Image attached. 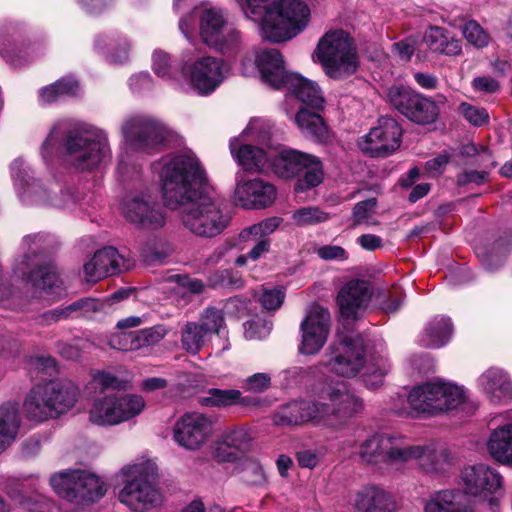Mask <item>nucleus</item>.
<instances>
[{"instance_id": "1", "label": "nucleus", "mask_w": 512, "mask_h": 512, "mask_svg": "<svg viewBox=\"0 0 512 512\" xmlns=\"http://www.w3.org/2000/svg\"><path fill=\"white\" fill-rule=\"evenodd\" d=\"M164 204L170 209L187 205L181 215L184 227L196 236L212 238L229 224L210 184L205 166L192 150L169 154L156 163Z\"/></svg>"}, {"instance_id": "2", "label": "nucleus", "mask_w": 512, "mask_h": 512, "mask_svg": "<svg viewBox=\"0 0 512 512\" xmlns=\"http://www.w3.org/2000/svg\"><path fill=\"white\" fill-rule=\"evenodd\" d=\"M63 129L62 146L65 159L71 166L86 171L110 160L111 148L107 133L86 122H76L69 126L64 122L56 123L41 146V153L45 160L54 151Z\"/></svg>"}, {"instance_id": "3", "label": "nucleus", "mask_w": 512, "mask_h": 512, "mask_svg": "<svg viewBox=\"0 0 512 512\" xmlns=\"http://www.w3.org/2000/svg\"><path fill=\"white\" fill-rule=\"evenodd\" d=\"M245 17L258 24L261 37L284 42L301 33L311 11L302 0H236Z\"/></svg>"}, {"instance_id": "4", "label": "nucleus", "mask_w": 512, "mask_h": 512, "mask_svg": "<svg viewBox=\"0 0 512 512\" xmlns=\"http://www.w3.org/2000/svg\"><path fill=\"white\" fill-rule=\"evenodd\" d=\"M122 488L118 500L132 512H148L161 506L163 495L158 486V468L151 460H136L117 473Z\"/></svg>"}, {"instance_id": "5", "label": "nucleus", "mask_w": 512, "mask_h": 512, "mask_svg": "<svg viewBox=\"0 0 512 512\" xmlns=\"http://www.w3.org/2000/svg\"><path fill=\"white\" fill-rule=\"evenodd\" d=\"M50 243L45 234L25 236L21 244L24 255L15 265V272L36 289L57 294L64 286L48 254Z\"/></svg>"}, {"instance_id": "6", "label": "nucleus", "mask_w": 512, "mask_h": 512, "mask_svg": "<svg viewBox=\"0 0 512 512\" xmlns=\"http://www.w3.org/2000/svg\"><path fill=\"white\" fill-rule=\"evenodd\" d=\"M79 388L71 381L51 380L33 386L23 403V413L30 421L44 422L58 418L75 406Z\"/></svg>"}, {"instance_id": "7", "label": "nucleus", "mask_w": 512, "mask_h": 512, "mask_svg": "<svg viewBox=\"0 0 512 512\" xmlns=\"http://www.w3.org/2000/svg\"><path fill=\"white\" fill-rule=\"evenodd\" d=\"M466 400L463 387L454 383L435 381L415 386L407 396L409 409L406 407L393 408L398 415L434 416L457 409Z\"/></svg>"}, {"instance_id": "8", "label": "nucleus", "mask_w": 512, "mask_h": 512, "mask_svg": "<svg viewBox=\"0 0 512 512\" xmlns=\"http://www.w3.org/2000/svg\"><path fill=\"white\" fill-rule=\"evenodd\" d=\"M11 173L19 198L25 205L67 210L82 206L83 193H79L73 188L61 189L59 192L47 190L32 175L31 169L22 158H17L12 162Z\"/></svg>"}, {"instance_id": "9", "label": "nucleus", "mask_w": 512, "mask_h": 512, "mask_svg": "<svg viewBox=\"0 0 512 512\" xmlns=\"http://www.w3.org/2000/svg\"><path fill=\"white\" fill-rule=\"evenodd\" d=\"M458 483L464 494L485 503L491 512L499 511L506 490L498 470L484 463L467 465L461 470Z\"/></svg>"}, {"instance_id": "10", "label": "nucleus", "mask_w": 512, "mask_h": 512, "mask_svg": "<svg viewBox=\"0 0 512 512\" xmlns=\"http://www.w3.org/2000/svg\"><path fill=\"white\" fill-rule=\"evenodd\" d=\"M316 56L325 73L340 79L357 69V56L353 39L342 29L330 30L319 40Z\"/></svg>"}, {"instance_id": "11", "label": "nucleus", "mask_w": 512, "mask_h": 512, "mask_svg": "<svg viewBox=\"0 0 512 512\" xmlns=\"http://www.w3.org/2000/svg\"><path fill=\"white\" fill-rule=\"evenodd\" d=\"M273 172L285 179L298 177L295 183L297 192L317 187L324 179L323 165L317 156L291 148H284L277 154Z\"/></svg>"}, {"instance_id": "12", "label": "nucleus", "mask_w": 512, "mask_h": 512, "mask_svg": "<svg viewBox=\"0 0 512 512\" xmlns=\"http://www.w3.org/2000/svg\"><path fill=\"white\" fill-rule=\"evenodd\" d=\"M120 130L130 149L146 153L160 150L173 138L172 131L164 123L147 115L127 117Z\"/></svg>"}, {"instance_id": "13", "label": "nucleus", "mask_w": 512, "mask_h": 512, "mask_svg": "<svg viewBox=\"0 0 512 512\" xmlns=\"http://www.w3.org/2000/svg\"><path fill=\"white\" fill-rule=\"evenodd\" d=\"M413 450L408 441L398 435L376 433L359 446V457L368 465L400 468L407 464Z\"/></svg>"}, {"instance_id": "14", "label": "nucleus", "mask_w": 512, "mask_h": 512, "mask_svg": "<svg viewBox=\"0 0 512 512\" xmlns=\"http://www.w3.org/2000/svg\"><path fill=\"white\" fill-rule=\"evenodd\" d=\"M324 402H320L322 425L339 427L364 410L363 400L342 381L325 387L322 392Z\"/></svg>"}, {"instance_id": "15", "label": "nucleus", "mask_w": 512, "mask_h": 512, "mask_svg": "<svg viewBox=\"0 0 512 512\" xmlns=\"http://www.w3.org/2000/svg\"><path fill=\"white\" fill-rule=\"evenodd\" d=\"M385 98L392 107L416 124H432L439 117L440 109L437 103L408 86L391 85L385 91Z\"/></svg>"}, {"instance_id": "16", "label": "nucleus", "mask_w": 512, "mask_h": 512, "mask_svg": "<svg viewBox=\"0 0 512 512\" xmlns=\"http://www.w3.org/2000/svg\"><path fill=\"white\" fill-rule=\"evenodd\" d=\"M145 400L137 394H110L93 401L89 420L99 426H113L129 421L142 413Z\"/></svg>"}, {"instance_id": "17", "label": "nucleus", "mask_w": 512, "mask_h": 512, "mask_svg": "<svg viewBox=\"0 0 512 512\" xmlns=\"http://www.w3.org/2000/svg\"><path fill=\"white\" fill-rule=\"evenodd\" d=\"M321 363L327 371L342 377H354L365 366V349L361 337H345L327 349Z\"/></svg>"}, {"instance_id": "18", "label": "nucleus", "mask_w": 512, "mask_h": 512, "mask_svg": "<svg viewBox=\"0 0 512 512\" xmlns=\"http://www.w3.org/2000/svg\"><path fill=\"white\" fill-rule=\"evenodd\" d=\"M123 217L131 224L146 230L164 227L166 215L157 200L149 191H136L128 194L122 204Z\"/></svg>"}, {"instance_id": "19", "label": "nucleus", "mask_w": 512, "mask_h": 512, "mask_svg": "<svg viewBox=\"0 0 512 512\" xmlns=\"http://www.w3.org/2000/svg\"><path fill=\"white\" fill-rule=\"evenodd\" d=\"M181 73L198 94L209 95L228 76L229 67L220 58L202 56L193 61H186L181 67Z\"/></svg>"}, {"instance_id": "20", "label": "nucleus", "mask_w": 512, "mask_h": 512, "mask_svg": "<svg viewBox=\"0 0 512 512\" xmlns=\"http://www.w3.org/2000/svg\"><path fill=\"white\" fill-rule=\"evenodd\" d=\"M200 36L209 47L228 53L238 48L240 32L225 18L221 9L210 8L200 15Z\"/></svg>"}, {"instance_id": "21", "label": "nucleus", "mask_w": 512, "mask_h": 512, "mask_svg": "<svg viewBox=\"0 0 512 512\" xmlns=\"http://www.w3.org/2000/svg\"><path fill=\"white\" fill-rule=\"evenodd\" d=\"M214 432V422L211 417L189 412L181 416L173 427V439L181 447L196 451L203 447Z\"/></svg>"}, {"instance_id": "22", "label": "nucleus", "mask_w": 512, "mask_h": 512, "mask_svg": "<svg viewBox=\"0 0 512 512\" xmlns=\"http://www.w3.org/2000/svg\"><path fill=\"white\" fill-rule=\"evenodd\" d=\"M402 129L397 121L391 117H382L378 126L363 136L359 148L372 157H385L399 148Z\"/></svg>"}, {"instance_id": "23", "label": "nucleus", "mask_w": 512, "mask_h": 512, "mask_svg": "<svg viewBox=\"0 0 512 512\" xmlns=\"http://www.w3.org/2000/svg\"><path fill=\"white\" fill-rule=\"evenodd\" d=\"M276 188L259 178L247 179L242 171L236 173L233 198L244 209H262L271 206L276 199Z\"/></svg>"}, {"instance_id": "24", "label": "nucleus", "mask_w": 512, "mask_h": 512, "mask_svg": "<svg viewBox=\"0 0 512 512\" xmlns=\"http://www.w3.org/2000/svg\"><path fill=\"white\" fill-rule=\"evenodd\" d=\"M331 326L328 310L312 307L300 325L301 343L299 352L304 355L317 354L325 345Z\"/></svg>"}, {"instance_id": "25", "label": "nucleus", "mask_w": 512, "mask_h": 512, "mask_svg": "<svg viewBox=\"0 0 512 512\" xmlns=\"http://www.w3.org/2000/svg\"><path fill=\"white\" fill-rule=\"evenodd\" d=\"M0 55L11 65L18 67L33 58V48L23 38L17 23L0 24Z\"/></svg>"}, {"instance_id": "26", "label": "nucleus", "mask_w": 512, "mask_h": 512, "mask_svg": "<svg viewBox=\"0 0 512 512\" xmlns=\"http://www.w3.org/2000/svg\"><path fill=\"white\" fill-rule=\"evenodd\" d=\"M370 283L362 279L349 280L339 291L337 301L343 318L356 320L367 308L372 296Z\"/></svg>"}, {"instance_id": "27", "label": "nucleus", "mask_w": 512, "mask_h": 512, "mask_svg": "<svg viewBox=\"0 0 512 512\" xmlns=\"http://www.w3.org/2000/svg\"><path fill=\"white\" fill-rule=\"evenodd\" d=\"M321 416L320 402L299 400L280 407L273 415V422L278 426H297L310 421L322 425Z\"/></svg>"}, {"instance_id": "28", "label": "nucleus", "mask_w": 512, "mask_h": 512, "mask_svg": "<svg viewBox=\"0 0 512 512\" xmlns=\"http://www.w3.org/2000/svg\"><path fill=\"white\" fill-rule=\"evenodd\" d=\"M253 436L245 427H235L223 432L215 444L214 455L219 462H233L251 450Z\"/></svg>"}, {"instance_id": "29", "label": "nucleus", "mask_w": 512, "mask_h": 512, "mask_svg": "<svg viewBox=\"0 0 512 512\" xmlns=\"http://www.w3.org/2000/svg\"><path fill=\"white\" fill-rule=\"evenodd\" d=\"M229 147L232 156L243 169L266 171L271 168L273 170V163L277 155L272 156L264 150V147L241 143L239 138L231 139Z\"/></svg>"}, {"instance_id": "30", "label": "nucleus", "mask_w": 512, "mask_h": 512, "mask_svg": "<svg viewBox=\"0 0 512 512\" xmlns=\"http://www.w3.org/2000/svg\"><path fill=\"white\" fill-rule=\"evenodd\" d=\"M123 257L114 247H105L97 251L93 257L84 264L85 279L88 282H97L104 277L121 271Z\"/></svg>"}, {"instance_id": "31", "label": "nucleus", "mask_w": 512, "mask_h": 512, "mask_svg": "<svg viewBox=\"0 0 512 512\" xmlns=\"http://www.w3.org/2000/svg\"><path fill=\"white\" fill-rule=\"evenodd\" d=\"M256 66L260 72L262 81L273 88L282 89L288 75L281 53L276 49L262 50L256 55Z\"/></svg>"}, {"instance_id": "32", "label": "nucleus", "mask_w": 512, "mask_h": 512, "mask_svg": "<svg viewBox=\"0 0 512 512\" xmlns=\"http://www.w3.org/2000/svg\"><path fill=\"white\" fill-rule=\"evenodd\" d=\"M482 391L493 403H507L512 398V382L502 369L492 367L478 378Z\"/></svg>"}, {"instance_id": "33", "label": "nucleus", "mask_w": 512, "mask_h": 512, "mask_svg": "<svg viewBox=\"0 0 512 512\" xmlns=\"http://www.w3.org/2000/svg\"><path fill=\"white\" fill-rule=\"evenodd\" d=\"M282 88L314 110L320 111L324 107L325 100L317 83L299 74L292 73L288 75Z\"/></svg>"}, {"instance_id": "34", "label": "nucleus", "mask_w": 512, "mask_h": 512, "mask_svg": "<svg viewBox=\"0 0 512 512\" xmlns=\"http://www.w3.org/2000/svg\"><path fill=\"white\" fill-rule=\"evenodd\" d=\"M413 450L407 463L416 460L422 471L431 475L442 474L449 468L448 455L445 450L436 449L432 446L411 445Z\"/></svg>"}, {"instance_id": "35", "label": "nucleus", "mask_w": 512, "mask_h": 512, "mask_svg": "<svg viewBox=\"0 0 512 512\" xmlns=\"http://www.w3.org/2000/svg\"><path fill=\"white\" fill-rule=\"evenodd\" d=\"M355 507L358 512H394L396 502L384 489L367 486L357 493Z\"/></svg>"}, {"instance_id": "36", "label": "nucleus", "mask_w": 512, "mask_h": 512, "mask_svg": "<svg viewBox=\"0 0 512 512\" xmlns=\"http://www.w3.org/2000/svg\"><path fill=\"white\" fill-rule=\"evenodd\" d=\"M423 512H474L462 504V492L458 489L434 491L424 501Z\"/></svg>"}, {"instance_id": "37", "label": "nucleus", "mask_w": 512, "mask_h": 512, "mask_svg": "<svg viewBox=\"0 0 512 512\" xmlns=\"http://www.w3.org/2000/svg\"><path fill=\"white\" fill-rule=\"evenodd\" d=\"M295 123L303 136L314 142L322 143L329 138L328 127L317 111L301 108L295 115Z\"/></svg>"}, {"instance_id": "38", "label": "nucleus", "mask_w": 512, "mask_h": 512, "mask_svg": "<svg viewBox=\"0 0 512 512\" xmlns=\"http://www.w3.org/2000/svg\"><path fill=\"white\" fill-rule=\"evenodd\" d=\"M78 485L76 486V498L74 503L89 505L101 499L106 493L104 482L93 473L79 470Z\"/></svg>"}, {"instance_id": "39", "label": "nucleus", "mask_w": 512, "mask_h": 512, "mask_svg": "<svg viewBox=\"0 0 512 512\" xmlns=\"http://www.w3.org/2000/svg\"><path fill=\"white\" fill-rule=\"evenodd\" d=\"M423 40L433 52L447 56H458L462 53L461 40L450 37L448 32L442 27H429L425 32Z\"/></svg>"}, {"instance_id": "40", "label": "nucleus", "mask_w": 512, "mask_h": 512, "mask_svg": "<svg viewBox=\"0 0 512 512\" xmlns=\"http://www.w3.org/2000/svg\"><path fill=\"white\" fill-rule=\"evenodd\" d=\"M20 423L17 404L8 402L0 407V453L15 441Z\"/></svg>"}, {"instance_id": "41", "label": "nucleus", "mask_w": 512, "mask_h": 512, "mask_svg": "<svg viewBox=\"0 0 512 512\" xmlns=\"http://www.w3.org/2000/svg\"><path fill=\"white\" fill-rule=\"evenodd\" d=\"M488 451L497 462L512 465V423L495 429L488 442Z\"/></svg>"}, {"instance_id": "42", "label": "nucleus", "mask_w": 512, "mask_h": 512, "mask_svg": "<svg viewBox=\"0 0 512 512\" xmlns=\"http://www.w3.org/2000/svg\"><path fill=\"white\" fill-rule=\"evenodd\" d=\"M453 332L452 322L447 317H435L424 328L420 343L427 348H440L451 338Z\"/></svg>"}, {"instance_id": "43", "label": "nucleus", "mask_w": 512, "mask_h": 512, "mask_svg": "<svg viewBox=\"0 0 512 512\" xmlns=\"http://www.w3.org/2000/svg\"><path fill=\"white\" fill-rule=\"evenodd\" d=\"M377 355L371 357V362L366 364L363 374V381L367 388L375 389L380 387L384 382V377L390 369L388 359L385 355V347L383 344L378 345Z\"/></svg>"}, {"instance_id": "44", "label": "nucleus", "mask_w": 512, "mask_h": 512, "mask_svg": "<svg viewBox=\"0 0 512 512\" xmlns=\"http://www.w3.org/2000/svg\"><path fill=\"white\" fill-rule=\"evenodd\" d=\"M80 469H67L53 474L50 477V484L53 490L62 498L74 502L76 486Z\"/></svg>"}, {"instance_id": "45", "label": "nucleus", "mask_w": 512, "mask_h": 512, "mask_svg": "<svg viewBox=\"0 0 512 512\" xmlns=\"http://www.w3.org/2000/svg\"><path fill=\"white\" fill-rule=\"evenodd\" d=\"M208 337L195 321L187 322L181 329L182 347L191 354H197L205 345Z\"/></svg>"}, {"instance_id": "46", "label": "nucleus", "mask_w": 512, "mask_h": 512, "mask_svg": "<svg viewBox=\"0 0 512 512\" xmlns=\"http://www.w3.org/2000/svg\"><path fill=\"white\" fill-rule=\"evenodd\" d=\"M241 392L236 389H209L207 396L200 398V403L211 407H228L236 403H244Z\"/></svg>"}, {"instance_id": "47", "label": "nucleus", "mask_w": 512, "mask_h": 512, "mask_svg": "<svg viewBox=\"0 0 512 512\" xmlns=\"http://www.w3.org/2000/svg\"><path fill=\"white\" fill-rule=\"evenodd\" d=\"M330 214L318 206H305L294 210L291 220L298 227H307L327 222Z\"/></svg>"}, {"instance_id": "48", "label": "nucleus", "mask_w": 512, "mask_h": 512, "mask_svg": "<svg viewBox=\"0 0 512 512\" xmlns=\"http://www.w3.org/2000/svg\"><path fill=\"white\" fill-rule=\"evenodd\" d=\"M2 489L12 500L18 502L23 508L31 512H41L40 506L43 503L37 499L25 497L22 494L21 484L18 480L8 479L5 483H3Z\"/></svg>"}, {"instance_id": "49", "label": "nucleus", "mask_w": 512, "mask_h": 512, "mask_svg": "<svg viewBox=\"0 0 512 512\" xmlns=\"http://www.w3.org/2000/svg\"><path fill=\"white\" fill-rule=\"evenodd\" d=\"M461 29L466 41L477 49L488 46L491 41L490 35L475 20L467 21Z\"/></svg>"}, {"instance_id": "50", "label": "nucleus", "mask_w": 512, "mask_h": 512, "mask_svg": "<svg viewBox=\"0 0 512 512\" xmlns=\"http://www.w3.org/2000/svg\"><path fill=\"white\" fill-rule=\"evenodd\" d=\"M280 221L281 220L277 217L264 219L261 222L244 229L240 233V238L243 241L257 240L258 238H268V235L274 232L279 226Z\"/></svg>"}, {"instance_id": "51", "label": "nucleus", "mask_w": 512, "mask_h": 512, "mask_svg": "<svg viewBox=\"0 0 512 512\" xmlns=\"http://www.w3.org/2000/svg\"><path fill=\"white\" fill-rule=\"evenodd\" d=\"M243 137L257 141L262 146H270L271 126L262 119H253L243 131Z\"/></svg>"}, {"instance_id": "52", "label": "nucleus", "mask_w": 512, "mask_h": 512, "mask_svg": "<svg viewBox=\"0 0 512 512\" xmlns=\"http://www.w3.org/2000/svg\"><path fill=\"white\" fill-rule=\"evenodd\" d=\"M195 322L208 336L219 333L225 323L222 311L214 307H207Z\"/></svg>"}, {"instance_id": "53", "label": "nucleus", "mask_w": 512, "mask_h": 512, "mask_svg": "<svg viewBox=\"0 0 512 512\" xmlns=\"http://www.w3.org/2000/svg\"><path fill=\"white\" fill-rule=\"evenodd\" d=\"M209 281L213 287H225L237 290L244 286L243 278L232 270L219 271L215 273Z\"/></svg>"}, {"instance_id": "54", "label": "nucleus", "mask_w": 512, "mask_h": 512, "mask_svg": "<svg viewBox=\"0 0 512 512\" xmlns=\"http://www.w3.org/2000/svg\"><path fill=\"white\" fill-rule=\"evenodd\" d=\"M376 205L377 201L375 198H370L355 204L352 213L354 225L370 223V219L375 214Z\"/></svg>"}, {"instance_id": "55", "label": "nucleus", "mask_w": 512, "mask_h": 512, "mask_svg": "<svg viewBox=\"0 0 512 512\" xmlns=\"http://www.w3.org/2000/svg\"><path fill=\"white\" fill-rule=\"evenodd\" d=\"M139 348L155 345L159 343L167 334V329L163 325H155L150 328L136 331Z\"/></svg>"}, {"instance_id": "56", "label": "nucleus", "mask_w": 512, "mask_h": 512, "mask_svg": "<svg viewBox=\"0 0 512 512\" xmlns=\"http://www.w3.org/2000/svg\"><path fill=\"white\" fill-rule=\"evenodd\" d=\"M285 298V292L280 287H263L259 296V302L267 310H276L281 307Z\"/></svg>"}, {"instance_id": "57", "label": "nucleus", "mask_w": 512, "mask_h": 512, "mask_svg": "<svg viewBox=\"0 0 512 512\" xmlns=\"http://www.w3.org/2000/svg\"><path fill=\"white\" fill-rule=\"evenodd\" d=\"M459 111L463 117L474 126H482L489 121L488 112L484 108L463 102L459 106Z\"/></svg>"}, {"instance_id": "58", "label": "nucleus", "mask_w": 512, "mask_h": 512, "mask_svg": "<svg viewBox=\"0 0 512 512\" xmlns=\"http://www.w3.org/2000/svg\"><path fill=\"white\" fill-rule=\"evenodd\" d=\"M77 318L75 313V307L73 303L65 307H57L46 311L40 317L41 323L44 325H51L59 321Z\"/></svg>"}, {"instance_id": "59", "label": "nucleus", "mask_w": 512, "mask_h": 512, "mask_svg": "<svg viewBox=\"0 0 512 512\" xmlns=\"http://www.w3.org/2000/svg\"><path fill=\"white\" fill-rule=\"evenodd\" d=\"M110 345L114 349L123 351L139 350V342L136 332H120L110 339Z\"/></svg>"}, {"instance_id": "60", "label": "nucleus", "mask_w": 512, "mask_h": 512, "mask_svg": "<svg viewBox=\"0 0 512 512\" xmlns=\"http://www.w3.org/2000/svg\"><path fill=\"white\" fill-rule=\"evenodd\" d=\"M93 382L103 389L125 390L129 387V381L120 379L106 371L97 372L93 376Z\"/></svg>"}, {"instance_id": "61", "label": "nucleus", "mask_w": 512, "mask_h": 512, "mask_svg": "<svg viewBox=\"0 0 512 512\" xmlns=\"http://www.w3.org/2000/svg\"><path fill=\"white\" fill-rule=\"evenodd\" d=\"M91 343L86 339H74L70 343H61L59 352L68 360H78L82 352L91 347Z\"/></svg>"}, {"instance_id": "62", "label": "nucleus", "mask_w": 512, "mask_h": 512, "mask_svg": "<svg viewBox=\"0 0 512 512\" xmlns=\"http://www.w3.org/2000/svg\"><path fill=\"white\" fill-rule=\"evenodd\" d=\"M271 385V377L267 373H255L243 380L242 387L245 391L261 393Z\"/></svg>"}, {"instance_id": "63", "label": "nucleus", "mask_w": 512, "mask_h": 512, "mask_svg": "<svg viewBox=\"0 0 512 512\" xmlns=\"http://www.w3.org/2000/svg\"><path fill=\"white\" fill-rule=\"evenodd\" d=\"M153 70L154 72L162 78H172L173 72H172V66L170 61V56L162 51V50H156L153 53Z\"/></svg>"}, {"instance_id": "64", "label": "nucleus", "mask_w": 512, "mask_h": 512, "mask_svg": "<svg viewBox=\"0 0 512 512\" xmlns=\"http://www.w3.org/2000/svg\"><path fill=\"white\" fill-rule=\"evenodd\" d=\"M319 258L326 261H345L348 259L346 250L338 245H323L316 250Z\"/></svg>"}]
</instances>
